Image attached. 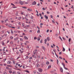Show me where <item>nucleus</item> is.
Masks as SVG:
<instances>
[{
  "label": "nucleus",
  "instance_id": "obj_4",
  "mask_svg": "<svg viewBox=\"0 0 74 74\" xmlns=\"http://www.w3.org/2000/svg\"><path fill=\"white\" fill-rule=\"evenodd\" d=\"M7 63L8 64H10V65H11L12 64V63H11V61H8L7 62Z\"/></svg>",
  "mask_w": 74,
  "mask_h": 74
},
{
  "label": "nucleus",
  "instance_id": "obj_57",
  "mask_svg": "<svg viewBox=\"0 0 74 74\" xmlns=\"http://www.w3.org/2000/svg\"><path fill=\"white\" fill-rule=\"evenodd\" d=\"M40 25L42 26V25H43V24L42 23H40Z\"/></svg>",
  "mask_w": 74,
  "mask_h": 74
},
{
  "label": "nucleus",
  "instance_id": "obj_45",
  "mask_svg": "<svg viewBox=\"0 0 74 74\" xmlns=\"http://www.w3.org/2000/svg\"><path fill=\"white\" fill-rule=\"evenodd\" d=\"M11 34H14V33L13 32H12V31H11Z\"/></svg>",
  "mask_w": 74,
  "mask_h": 74
},
{
  "label": "nucleus",
  "instance_id": "obj_56",
  "mask_svg": "<svg viewBox=\"0 0 74 74\" xmlns=\"http://www.w3.org/2000/svg\"><path fill=\"white\" fill-rule=\"evenodd\" d=\"M7 33H8V34H10V32L9 31H7Z\"/></svg>",
  "mask_w": 74,
  "mask_h": 74
},
{
  "label": "nucleus",
  "instance_id": "obj_22",
  "mask_svg": "<svg viewBox=\"0 0 74 74\" xmlns=\"http://www.w3.org/2000/svg\"><path fill=\"white\" fill-rule=\"evenodd\" d=\"M3 55H7V54L6 53V52H3Z\"/></svg>",
  "mask_w": 74,
  "mask_h": 74
},
{
  "label": "nucleus",
  "instance_id": "obj_58",
  "mask_svg": "<svg viewBox=\"0 0 74 74\" xmlns=\"http://www.w3.org/2000/svg\"><path fill=\"white\" fill-rule=\"evenodd\" d=\"M4 66H6V65H7V64H5V63H4L3 64Z\"/></svg>",
  "mask_w": 74,
  "mask_h": 74
},
{
  "label": "nucleus",
  "instance_id": "obj_48",
  "mask_svg": "<svg viewBox=\"0 0 74 74\" xmlns=\"http://www.w3.org/2000/svg\"><path fill=\"white\" fill-rule=\"evenodd\" d=\"M45 42H47V39H45Z\"/></svg>",
  "mask_w": 74,
  "mask_h": 74
},
{
  "label": "nucleus",
  "instance_id": "obj_55",
  "mask_svg": "<svg viewBox=\"0 0 74 74\" xmlns=\"http://www.w3.org/2000/svg\"><path fill=\"white\" fill-rule=\"evenodd\" d=\"M37 58H38H38H40V56H37Z\"/></svg>",
  "mask_w": 74,
  "mask_h": 74
},
{
  "label": "nucleus",
  "instance_id": "obj_64",
  "mask_svg": "<svg viewBox=\"0 0 74 74\" xmlns=\"http://www.w3.org/2000/svg\"><path fill=\"white\" fill-rule=\"evenodd\" d=\"M21 15H23V12H21Z\"/></svg>",
  "mask_w": 74,
  "mask_h": 74
},
{
  "label": "nucleus",
  "instance_id": "obj_13",
  "mask_svg": "<svg viewBox=\"0 0 74 74\" xmlns=\"http://www.w3.org/2000/svg\"><path fill=\"white\" fill-rule=\"evenodd\" d=\"M37 51H38L37 50H34V52H35V53H37Z\"/></svg>",
  "mask_w": 74,
  "mask_h": 74
},
{
  "label": "nucleus",
  "instance_id": "obj_51",
  "mask_svg": "<svg viewBox=\"0 0 74 74\" xmlns=\"http://www.w3.org/2000/svg\"><path fill=\"white\" fill-rule=\"evenodd\" d=\"M62 53L61 52H60L59 53V55H61V54H62Z\"/></svg>",
  "mask_w": 74,
  "mask_h": 74
},
{
  "label": "nucleus",
  "instance_id": "obj_12",
  "mask_svg": "<svg viewBox=\"0 0 74 74\" xmlns=\"http://www.w3.org/2000/svg\"><path fill=\"white\" fill-rule=\"evenodd\" d=\"M51 65H49L48 67V69H50V68H51Z\"/></svg>",
  "mask_w": 74,
  "mask_h": 74
},
{
  "label": "nucleus",
  "instance_id": "obj_8",
  "mask_svg": "<svg viewBox=\"0 0 74 74\" xmlns=\"http://www.w3.org/2000/svg\"><path fill=\"white\" fill-rule=\"evenodd\" d=\"M44 65H45V63L44 62H43L41 64V66L42 67H43V66H44Z\"/></svg>",
  "mask_w": 74,
  "mask_h": 74
},
{
  "label": "nucleus",
  "instance_id": "obj_37",
  "mask_svg": "<svg viewBox=\"0 0 74 74\" xmlns=\"http://www.w3.org/2000/svg\"><path fill=\"white\" fill-rule=\"evenodd\" d=\"M20 40L21 41H23V39L20 38Z\"/></svg>",
  "mask_w": 74,
  "mask_h": 74
},
{
  "label": "nucleus",
  "instance_id": "obj_14",
  "mask_svg": "<svg viewBox=\"0 0 74 74\" xmlns=\"http://www.w3.org/2000/svg\"><path fill=\"white\" fill-rule=\"evenodd\" d=\"M12 62H13V64H15V60H12Z\"/></svg>",
  "mask_w": 74,
  "mask_h": 74
},
{
  "label": "nucleus",
  "instance_id": "obj_20",
  "mask_svg": "<svg viewBox=\"0 0 74 74\" xmlns=\"http://www.w3.org/2000/svg\"><path fill=\"white\" fill-rule=\"evenodd\" d=\"M49 62L47 61L46 62L47 64H49Z\"/></svg>",
  "mask_w": 74,
  "mask_h": 74
},
{
  "label": "nucleus",
  "instance_id": "obj_53",
  "mask_svg": "<svg viewBox=\"0 0 74 74\" xmlns=\"http://www.w3.org/2000/svg\"><path fill=\"white\" fill-rule=\"evenodd\" d=\"M47 33H48V32H49V29H47Z\"/></svg>",
  "mask_w": 74,
  "mask_h": 74
},
{
  "label": "nucleus",
  "instance_id": "obj_29",
  "mask_svg": "<svg viewBox=\"0 0 74 74\" xmlns=\"http://www.w3.org/2000/svg\"><path fill=\"white\" fill-rule=\"evenodd\" d=\"M13 38H14V37L12 36H10V39H13Z\"/></svg>",
  "mask_w": 74,
  "mask_h": 74
},
{
  "label": "nucleus",
  "instance_id": "obj_26",
  "mask_svg": "<svg viewBox=\"0 0 74 74\" xmlns=\"http://www.w3.org/2000/svg\"><path fill=\"white\" fill-rule=\"evenodd\" d=\"M25 4H29V2H25Z\"/></svg>",
  "mask_w": 74,
  "mask_h": 74
},
{
  "label": "nucleus",
  "instance_id": "obj_47",
  "mask_svg": "<svg viewBox=\"0 0 74 74\" xmlns=\"http://www.w3.org/2000/svg\"><path fill=\"white\" fill-rule=\"evenodd\" d=\"M4 42H3L2 43V45H4Z\"/></svg>",
  "mask_w": 74,
  "mask_h": 74
},
{
  "label": "nucleus",
  "instance_id": "obj_50",
  "mask_svg": "<svg viewBox=\"0 0 74 74\" xmlns=\"http://www.w3.org/2000/svg\"><path fill=\"white\" fill-rule=\"evenodd\" d=\"M22 8H25V9L27 8H26V7H22Z\"/></svg>",
  "mask_w": 74,
  "mask_h": 74
},
{
  "label": "nucleus",
  "instance_id": "obj_32",
  "mask_svg": "<svg viewBox=\"0 0 74 74\" xmlns=\"http://www.w3.org/2000/svg\"><path fill=\"white\" fill-rule=\"evenodd\" d=\"M40 43H42V39L40 40Z\"/></svg>",
  "mask_w": 74,
  "mask_h": 74
},
{
  "label": "nucleus",
  "instance_id": "obj_16",
  "mask_svg": "<svg viewBox=\"0 0 74 74\" xmlns=\"http://www.w3.org/2000/svg\"><path fill=\"white\" fill-rule=\"evenodd\" d=\"M62 51L63 52H64V51H65V49H64L63 47Z\"/></svg>",
  "mask_w": 74,
  "mask_h": 74
},
{
  "label": "nucleus",
  "instance_id": "obj_3",
  "mask_svg": "<svg viewBox=\"0 0 74 74\" xmlns=\"http://www.w3.org/2000/svg\"><path fill=\"white\" fill-rule=\"evenodd\" d=\"M26 27H30V25H26L24 27V28H26Z\"/></svg>",
  "mask_w": 74,
  "mask_h": 74
},
{
  "label": "nucleus",
  "instance_id": "obj_7",
  "mask_svg": "<svg viewBox=\"0 0 74 74\" xmlns=\"http://www.w3.org/2000/svg\"><path fill=\"white\" fill-rule=\"evenodd\" d=\"M60 71L61 73H63V69H62V68L60 67Z\"/></svg>",
  "mask_w": 74,
  "mask_h": 74
},
{
  "label": "nucleus",
  "instance_id": "obj_28",
  "mask_svg": "<svg viewBox=\"0 0 74 74\" xmlns=\"http://www.w3.org/2000/svg\"><path fill=\"white\" fill-rule=\"evenodd\" d=\"M16 28H17V29H19L20 28V27H19V26H17Z\"/></svg>",
  "mask_w": 74,
  "mask_h": 74
},
{
  "label": "nucleus",
  "instance_id": "obj_33",
  "mask_svg": "<svg viewBox=\"0 0 74 74\" xmlns=\"http://www.w3.org/2000/svg\"><path fill=\"white\" fill-rule=\"evenodd\" d=\"M55 53V55H56V56H57V58H59V57H58V56H57V54H56V53Z\"/></svg>",
  "mask_w": 74,
  "mask_h": 74
},
{
  "label": "nucleus",
  "instance_id": "obj_23",
  "mask_svg": "<svg viewBox=\"0 0 74 74\" xmlns=\"http://www.w3.org/2000/svg\"><path fill=\"white\" fill-rule=\"evenodd\" d=\"M29 58V57L28 56H26V58H25V59H27Z\"/></svg>",
  "mask_w": 74,
  "mask_h": 74
},
{
  "label": "nucleus",
  "instance_id": "obj_40",
  "mask_svg": "<svg viewBox=\"0 0 74 74\" xmlns=\"http://www.w3.org/2000/svg\"><path fill=\"white\" fill-rule=\"evenodd\" d=\"M17 74H21V73H20L19 72H17Z\"/></svg>",
  "mask_w": 74,
  "mask_h": 74
},
{
  "label": "nucleus",
  "instance_id": "obj_9",
  "mask_svg": "<svg viewBox=\"0 0 74 74\" xmlns=\"http://www.w3.org/2000/svg\"><path fill=\"white\" fill-rule=\"evenodd\" d=\"M19 3L20 4H21V5H23V3L22 1H20Z\"/></svg>",
  "mask_w": 74,
  "mask_h": 74
},
{
  "label": "nucleus",
  "instance_id": "obj_54",
  "mask_svg": "<svg viewBox=\"0 0 74 74\" xmlns=\"http://www.w3.org/2000/svg\"><path fill=\"white\" fill-rule=\"evenodd\" d=\"M52 22L53 23H55V21L53 20L52 21Z\"/></svg>",
  "mask_w": 74,
  "mask_h": 74
},
{
  "label": "nucleus",
  "instance_id": "obj_52",
  "mask_svg": "<svg viewBox=\"0 0 74 74\" xmlns=\"http://www.w3.org/2000/svg\"><path fill=\"white\" fill-rule=\"evenodd\" d=\"M59 59H62V58L61 57H59Z\"/></svg>",
  "mask_w": 74,
  "mask_h": 74
},
{
  "label": "nucleus",
  "instance_id": "obj_38",
  "mask_svg": "<svg viewBox=\"0 0 74 74\" xmlns=\"http://www.w3.org/2000/svg\"><path fill=\"white\" fill-rule=\"evenodd\" d=\"M25 18L26 19V20L27 21H28V19L26 17H25Z\"/></svg>",
  "mask_w": 74,
  "mask_h": 74
},
{
  "label": "nucleus",
  "instance_id": "obj_19",
  "mask_svg": "<svg viewBox=\"0 0 74 74\" xmlns=\"http://www.w3.org/2000/svg\"><path fill=\"white\" fill-rule=\"evenodd\" d=\"M27 10L29 11H32V10L30 9H28Z\"/></svg>",
  "mask_w": 74,
  "mask_h": 74
},
{
  "label": "nucleus",
  "instance_id": "obj_30",
  "mask_svg": "<svg viewBox=\"0 0 74 74\" xmlns=\"http://www.w3.org/2000/svg\"><path fill=\"white\" fill-rule=\"evenodd\" d=\"M40 40V37H38V40Z\"/></svg>",
  "mask_w": 74,
  "mask_h": 74
},
{
  "label": "nucleus",
  "instance_id": "obj_34",
  "mask_svg": "<svg viewBox=\"0 0 74 74\" xmlns=\"http://www.w3.org/2000/svg\"><path fill=\"white\" fill-rule=\"evenodd\" d=\"M10 60H13V58H10Z\"/></svg>",
  "mask_w": 74,
  "mask_h": 74
},
{
  "label": "nucleus",
  "instance_id": "obj_42",
  "mask_svg": "<svg viewBox=\"0 0 74 74\" xmlns=\"http://www.w3.org/2000/svg\"><path fill=\"white\" fill-rule=\"evenodd\" d=\"M36 39H37V38L36 37H34V40H36Z\"/></svg>",
  "mask_w": 74,
  "mask_h": 74
},
{
  "label": "nucleus",
  "instance_id": "obj_39",
  "mask_svg": "<svg viewBox=\"0 0 74 74\" xmlns=\"http://www.w3.org/2000/svg\"><path fill=\"white\" fill-rule=\"evenodd\" d=\"M3 66V64H0V66Z\"/></svg>",
  "mask_w": 74,
  "mask_h": 74
},
{
  "label": "nucleus",
  "instance_id": "obj_36",
  "mask_svg": "<svg viewBox=\"0 0 74 74\" xmlns=\"http://www.w3.org/2000/svg\"><path fill=\"white\" fill-rule=\"evenodd\" d=\"M32 59H33V58H32V57H30L29 58V59L30 60H31Z\"/></svg>",
  "mask_w": 74,
  "mask_h": 74
},
{
  "label": "nucleus",
  "instance_id": "obj_2",
  "mask_svg": "<svg viewBox=\"0 0 74 74\" xmlns=\"http://www.w3.org/2000/svg\"><path fill=\"white\" fill-rule=\"evenodd\" d=\"M38 71L40 73H42V69L41 68L38 69Z\"/></svg>",
  "mask_w": 74,
  "mask_h": 74
},
{
  "label": "nucleus",
  "instance_id": "obj_21",
  "mask_svg": "<svg viewBox=\"0 0 74 74\" xmlns=\"http://www.w3.org/2000/svg\"><path fill=\"white\" fill-rule=\"evenodd\" d=\"M36 66L37 67H40V65L38 64H36Z\"/></svg>",
  "mask_w": 74,
  "mask_h": 74
},
{
  "label": "nucleus",
  "instance_id": "obj_31",
  "mask_svg": "<svg viewBox=\"0 0 74 74\" xmlns=\"http://www.w3.org/2000/svg\"><path fill=\"white\" fill-rule=\"evenodd\" d=\"M9 73H12V71H9Z\"/></svg>",
  "mask_w": 74,
  "mask_h": 74
},
{
  "label": "nucleus",
  "instance_id": "obj_43",
  "mask_svg": "<svg viewBox=\"0 0 74 74\" xmlns=\"http://www.w3.org/2000/svg\"><path fill=\"white\" fill-rule=\"evenodd\" d=\"M26 72H27V73H29V71H26Z\"/></svg>",
  "mask_w": 74,
  "mask_h": 74
},
{
  "label": "nucleus",
  "instance_id": "obj_61",
  "mask_svg": "<svg viewBox=\"0 0 74 74\" xmlns=\"http://www.w3.org/2000/svg\"><path fill=\"white\" fill-rule=\"evenodd\" d=\"M23 51H21V53H23Z\"/></svg>",
  "mask_w": 74,
  "mask_h": 74
},
{
  "label": "nucleus",
  "instance_id": "obj_10",
  "mask_svg": "<svg viewBox=\"0 0 74 74\" xmlns=\"http://www.w3.org/2000/svg\"><path fill=\"white\" fill-rule=\"evenodd\" d=\"M24 38L25 40H27V39H28V38H27V37H26V36H24Z\"/></svg>",
  "mask_w": 74,
  "mask_h": 74
},
{
  "label": "nucleus",
  "instance_id": "obj_24",
  "mask_svg": "<svg viewBox=\"0 0 74 74\" xmlns=\"http://www.w3.org/2000/svg\"><path fill=\"white\" fill-rule=\"evenodd\" d=\"M34 74H36V71H33Z\"/></svg>",
  "mask_w": 74,
  "mask_h": 74
},
{
  "label": "nucleus",
  "instance_id": "obj_17",
  "mask_svg": "<svg viewBox=\"0 0 74 74\" xmlns=\"http://www.w3.org/2000/svg\"><path fill=\"white\" fill-rule=\"evenodd\" d=\"M10 45H12V44H13V42L12 41H11L10 42Z\"/></svg>",
  "mask_w": 74,
  "mask_h": 74
},
{
  "label": "nucleus",
  "instance_id": "obj_18",
  "mask_svg": "<svg viewBox=\"0 0 74 74\" xmlns=\"http://www.w3.org/2000/svg\"><path fill=\"white\" fill-rule=\"evenodd\" d=\"M62 65H63V66L64 67H65V65L64 64V63H62Z\"/></svg>",
  "mask_w": 74,
  "mask_h": 74
},
{
  "label": "nucleus",
  "instance_id": "obj_49",
  "mask_svg": "<svg viewBox=\"0 0 74 74\" xmlns=\"http://www.w3.org/2000/svg\"><path fill=\"white\" fill-rule=\"evenodd\" d=\"M13 74H15V71H13L12 73Z\"/></svg>",
  "mask_w": 74,
  "mask_h": 74
},
{
  "label": "nucleus",
  "instance_id": "obj_41",
  "mask_svg": "<svg viewBox=\"0 0 74 74\" xmlns=\"http://www.w3.org/2000/svg\"><path fill=\"white\" fill-rule=\"evenodd\" d=\"M71 41V38H70L69 39V42H70Z\"/></svg>",
  "mask_w": 74,
  "mask_h": 74
},
{
  "label": "nucleus",
  "instance_id": "obj_1",
  "mask_svg": "<svg viewBox=\"0 0 74 74\" xmlns=\"http://www.w3.org/2000/svg\"><path fill=\"white\" fill-rule=\"evenodd\" d=\"M16 66H18L19 67H22V65H21L20 66H21V64H18V63H16Z\"/></svg>",
  "mask_w": 74,
  "mask_h": 74
},
{
  "label": "nucleus",
  "instance_id": "obj_44",
  "mask_svg": "<svg viewBox=\"0 0 74 74\" xmlns=\"http://www.w3.org/2000/svg\"><path fill=\"white\" fill-rule=\"evenodd\" d=\"M7 66L8 67H12V66H11V65H7Z\"/></svg>",
  "mask_w": 74,
  "mask_h": 74
},
{
  "label": "nucleus",
  "instance_id": "obj_60",
  "mask_svg": "<svg viewBox=\"0 0 74 74\" xmlns=\"http://www.w3.org/2000/svg\"><path fill=\"white\" fill-rule=\"evenodd\" d=\"M60 40H61L62 41V38H61V37H60Z\"/></svg>",
  "mask_w": 74,
  "mask_h": 74
},
{
  "label": "nucleus",
  "instance_id": "obj_46",
  "mask_svg": "<svg viewBox=\"0 0 74 74\" xmlns=\"http://www.w3.org/2000/svg\"><path fill=\"white\" fill-rule=\"evenodd\" d=\"M39 15H40V17H41L42 16L41 15V13H39Z\"/></svg>",
  "mask_w": 74,
  "mask_h": 74
},
{
  "label": "nucleus",
  "instance_id": "obj_27",
  "mask_svg": "<svg viewBox=\"0 0 74 74\" xmlns=\"http://www.w3.org/2000/svg\"><path fill=\"white\" fill-rule=\"evenodd\" d=\"M3 3V2H2V1H1L0 2V4L1 3V5H3V3Z\"/></svg>",
  "mask_w": 74,
  "mask_h": 74
},
{
  "label": "nucleus",
  "instance_id": "obj_25",
  "mask_svg": "<svg viewBox=\"0 0 74 74\" xmlns=\"http://www.w3.org/2000/svg\"><path fill=\"white\" fill-rule=\"evenodd\" d=\"M37 33H40V29H38L37 31Z\"/></svg>",
  "mask_w": 74,
  "mask_h": 74
},
{
  "label": "nucleus",
  "instance_id": "obj_5",
  "mask_svg": "<svg viewBox=\"0 0 74 74\" xmlns=\"http://www.w3.org/2000/svg\"><path fill=\"white\" fill-rule=\"evenodd\" d=\"M36 2L35 1H34L32 3V5H36Z\"/></svg>",
  "mask_w": 74,
  "mask_h": 74
},
{
  "label": "nucleus",
  "instance_id": "obj_15",
  "mask_svg": "<svg viewBox=\"0 0 74 74\" xmlns=\"http://www.w3.org/2000/svg\"><path fill=\"white\" fill-rule=\"evenodd\" d=\"M47 39L48 41H49V40H50V39H49V37H48L47 38Z\"/></svg>",
  "mask_w": 74,
  "mask_h": 74
},
{
  "label": "nucleus",
  "instance_id": "obj_62",
  "mask_svg": "<svg viewBox=\"0 0 74 74\" xmlns=\"http://www.w3.org/2000/svg\"><path fill=\"white\" fill-rule=\"evenodd\" d=\"M9 27H11V26L10 25H8Z\"/></svg>",
  "mask_w": 74,
  "mask_h": 74
},
{
  "label": "nucleus",
  "instance_id": "obj_35",
  "mask_svg": "<svg viewBox=\"0 0 74 74\" xmlns=\"http://www.w3.org/2000/svg\"><path fill=\"white\" fill-rule=\"evenodd\" d=\"M64 68L65 69V70H68V69L66 67H64Z\"/></svg>",
  "mask_w": 74,
  "mask_h": 74
},
{
  "label": "nucleus",
  "instance_id": "obj_59",
  "mask_svg": "<svg viewBox=\"0 0 74 74\" xmlns=\"http://www.w3.org/2000/svg\"><path fill=\"white\" fill-rule=\"evenodd\" d=\"M37 28H38L39 30H40V27H39L38 26H37Z\"/></svg>",
  "mask_w": 74,
  "mask_h": 74
},
{
  "label": "nucleus",
  "instance_id": "obj_11",
  "mask_svg": "<svg viewBox=\"0 0 74 74\" xmlns=\"http://www.w3.org/2000/svg\"><path fill=\"white\" fill-rule=\"evenodd\" d=\"M42 49H43L45 51V47H43V46H42Z\"/></svg>",
  "mask_w": 74,
  "mask_h": 74
},
{
  "label": "nucleus",
  "instance_id": "obj_63",
  "mask_svg": "<svg viewBox=\"0 0 74 74\" xmlns=\"http://www.w3.org/2000/svg\"><path fill=\"white\" fill-rule=\"evenodd\" d=\"M47 14H49V12H47Z\"/></svg>",
  "mask_w": 74,
  "mask_h": 74
},
{
  "label": "nucleus",
  "instance_id": "obj_6",
  "mask_svg": "<svg viewBox=\"0 0 74 74\" xmlns=\"http://www.w3.org/2000/svg\"><path fill=\"white\" fill-rule=\"evenodd\" d=\"M44 17H45V19H46L47 20V19H48V16H47L46 15H45Z\"/></svg>",
  "mask_w": 74,
  "mask_h": 74
}]
</instances>
